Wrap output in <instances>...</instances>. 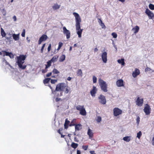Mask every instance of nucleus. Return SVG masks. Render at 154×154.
Segmentation results:
<instances>
[{
    "label": "nucleus",
    "mask_w": 154,
    "mask_h": 154,
    "mask_svg": "<svg viewBox=\"0 0 154 154\" xmlns=\"http://www.w3.org/2000/svg\"><path fill=\"white\" fill-rule=\"evenodd\" d=\"M73 14L75 17V27L77 33L78 35L79 38H81L82 37V34L83 31V29L80 28L81 19L79 15L77 13L74 12Z\"/></svg>",
    "instance_id": "f257e3e1"
},
{
    "label": "nucleus",
    "mask_w": 154,
    "mask_h": 154,
    "mask_svg": "<svg viewBox=\"0 0 154 154\" xmlns=\"http://www.w3.org/2000/svg\"><path fill=\"white\" fill-rule=\"evenodd\" d=\"M17 60L16 61V63L18 65L19 68L21 69H25L26 67V65H23V64L25 62L24 60L26 58V55L21 54L19 56H17Z\"/></svg>",
    "instance_id": "f03ea898"
},
{
    "label": "nucleus",
    "mask_w": 154,
    "mask_h": 154,
    "mask_svg": "<svg viewBox=\"0 0 154 154\" xmlns=\"http://www.w3.org/2000/svg\"><path fill=\"white\" fill-rule=\"evenodd\" d=\"M99 84L101 90L104 92L107 91V85L106 82L100 78L98 80Z\"/></svg>",
    "instance_id": "7ed1b4c3"
},
{
    "label": "nucleus",
    "mask_w": 154,
    "mask_h": 154,
    "mask_svg": "<svg viewBox=\"0 0 154 154\" xmlns=\"http://www.w3.org/2000/svg\"><path fill=\"white\" fill-rule=\"evenodd\" d=\"M66 84L63 82L58 84L57 85L55 90L54 91V92L63 91L64 89L66 87Z\"/></svg>",
    "instance_id": "20e7f679"
},
{
    "label": "nucleus",
    "mask_w": 154,
    "mask_h": 154,
    "mask_svg": "<svg viewBox=\"0 0 154 154\" xmlns=\"http://www.w3.org/2000/svg\"><path fill=\"white\" fill-rule=\"evenodd\" d=\"M151 108L149 105L146 104L144 106L143 111L146 115H149L151 112Z\"/></svg>",
    "instance_id": "39448f33"
},
{
    "label": "nucleus",
    "mask_w": 154,
    "mask_h": 154,
    "mask_svg": "<svg viewBox=\"0 0 154 154\" xmlns=\"http://www.w3.org/2000/svg\"><path fill=\"white\" fill-rule=\"evenodd\" d=\"M63 34L66 35V38L69 39L70 38L71 33L70 31L67 29L65 26L63 27Z\"/></svg>",
    "instance_id": "423d86ee"
},
{
    "label": "nucleus",
    "mask_w": 154,
    "mask_h": 154,
    "mask_svg": "<svg viewBox=\"0 0 154 154\" xmlns=\"http://www.w3.org/2000/svg\"><path fill=\"white\" fill-rule=\"evenodd\" d=\"M98 99H99V102L101 104L103 105H105L106 103V100L105 97L103 95L101 94L98 97Z\"/></svg>",
    "instance_id": "0eeeda50"
},
{
    "label": "nucleus",
    "mask_w": 154,
    "mask_h": 154,
    "mask_svg": "<svg viewBox=\"0 0 154 154\" xmlns=\"http://www.w3.org/2000/svg\"><path fill=\"white\" fill-rule=\"evenodd\" d=\"M122 113V110L118 108H115L113 109L114 115L115 116H117Z\"/></svg>",
    "instance_id": "6e6552de"
},
{
    "label": "nucleus",
    "mask_w": 154,
    "mask_h": 154,
    "mask_svg": "<svg viewBox=\"0 0 154 154\" xmlns=\"http://www.w3.org/2000/svg\"><path fill=\"white\" fill-rule=\"evenodd\" d=\"M145 13L148 16L149 19H152L154 17L153 13L148 8L146 9Z\"/></svg>",
    "instance_id": "1a4fd4ad"
},
{
    "label": "nucleus",
    "mask_w": 154,
    "mask_h": 154,
    "mask_svg": "<svg viewBox=\"0 0 154 154\" xmlns=\"http://www.w3.org/2000/svg\"><path fill=\"white\" fill-rule=\"evenodd\" d=\"M47 38L48 36L46 35L45 34L42 35L39 39L38 44H41L43 41H45Z\"/></svg>",
    "instance_id": "9d476101"
},
{
    "label": "nucleus",
    "mask_w": 154,
    "mask_h": 154,
    "mask_svg": "<svg viewBox=\"0 0 154 154\" xmlns=\"http://www.w3.org/2000/svg\"><path fill=\"white\" fill-rule=\"evenodd\" d=\"M143 99H140V97H138L137 99L136 103V104L138 106H141L143 104Z\"/></svg>",
    "instance_id": "9b49d317"
},
{
    "label": "nucleus",
    "mask_w": 154,
    "mask_h": 154,
    "mask_svg": "<svg viewBox=\"0 0 154 154\" xmlns=\"http://www.w3.org/2000/svg\"><path fill=\"white\" fill-rule=\"evenodd\" d=\"M102 60L103 62L106 63L107 61V53L106 52H103L101 56Z\"/></svg>",
    "instance_id": "f8f14e48"
},
{
    "label": "nucleus",
    "mask_w": 154,
    "mask_h": 154,
    "mask_svg": "<svg viewBox=\"0 0 154 154\" xmlns=\"http://www.w3.org/2000/svg\"><path fill=\"white\" fill-rule=\"evenodd\" d=\"M97 91V89L96 87L93 86V89L90 91V94L93 97L95 96V94L96 93Z\"/></svg>",
    "instance_id": "ddd939ff"
},
{
    "label": "nucleus",
    "mask_w": 154,
    "mask_h": 154,
    "mask_svg": "<svg viewBox=\"0 0 154 154\" xmlns=\"http://www.w3.org/2000/svg\"><path fill=\"white\" fill-rule=\"evenodd\" d=\"M140 70L138 69H135V71L133 72L132 75L134 78L136 77L137 76L140 74Z\"/></svg>",
    "instance_id": "4468645a"
},
{
    "label": "nucleus",
    "mask_w": 154,
    "mask_h": 154,
    "mask_svg": "<svg viewBox=\"0 0 154 154\" xmlns=\"http://www.w3.org/2000/svg\"><path fill=\"white\" fill-rule=\"evenodd\" d=\"M2 52L5 53L4 54V56H5V55L8 56L11 59H13L14 58V55L12 53L9 52L5 51H2Z\"/></svg>",
    "instance_id": "2eb2a0df"
},
{
    "label": "nucleus",
    "mask_w": 154,
    "mask_h": 154,
    "mask_svg": "<svg viewBox=\"0 0 154 154\" xmlns=\"http://www.w3.org/2000/svg\"><path fill=\"white\" fill-rule=\"evenodd\" d=\"M116 85L118 87L123 86V81L122 79H120L117 80L116 82Z\"/></svg>",
    "instance_id": "dca6fc26"
},
{
    "label": "nucleus",
    "mask_w": 154,
    "mask_h": 154,
    "mask_svg": "<svg viewBox=\"0 0 154 154\" xmlns=\"http://www.w3.org/2000/svg\"><path fill=\"white\" fill-rule=\"evenodd\" d=\"M132 139L133 137L131 136H127L124 137L123 140L126 142H129Z\"/></svg>",
    "instance_id": "f3484780"
},
{
    "label": "nucleus",
    "mask_w": 154,
    "mask_h": 154,
    "mask_svg": "<svg viewBox=\"0 0 154 154\" xmlns=\"http://www.w3.org/2000/svg\"><path fill=\"white\" fill-rule=\"evenodd\" d=\"M87 134L89 135L90 138L92 137L93 136V134L92 130L90 128H89L88 130Z\"/></svg>",
    "instance_id": "a211bd4d"
},
{
    "label": "nucleus",
    "mask_w": 154,
    "mask_h": 154,
    "mask_svg": "<svg viewBox=\"0 0 154 154\" xmlns=\"http://www.w3.org/2000/svg\"><path fill=\"white\" fill-rule=\"evenodd\" d=\"M75 131H79L82 129V125L81 124L76 125L75 126Z\"/></svg>",
    "instance_id": "6ab92c4d"
},
{
    "label": "nucleus",
    "mask_w": 154,
    "mask_h": 154,
    "mask_svg": "<svg viewBox=\"0 0 154 154\" xmlns=\"http://www.w3.org/2000/svg\"><path fill=\"white\" fill-rule=\"evenodd\" d=\"M19 34H13L12 35V36L13 37V39L15 41H18L19 39Z\"/></svg>",
    "instance_id": "aec40b11"
},
{
    "label": "nucleus",
    "mask_w": 154,
    "mask_h": 154,
    "mask_svg": "<svg viewBox=\"0 0 154 154\" xmlns=\"http://www.w3.org/2000/svg\"><path fill=\"white\" fill-rule=\"evenodd\" d=\"M139 30V27L137 26H136L132 29V30L134 31V33L135 34L137 33L138 32Z\"/></svg>",
    "instance_id": "412c9836"
},
{
    "label": "nucleus",
    "mask_w": 154,
    "mask_h": 154,
    "mask_svg": "<svg viewBox=\"0 0 154 154\" xmlns=\"http://www.w3.org/2000/svg\"><path fill=\"white\" fill-rule=\"evenodd\" d=\"M70 122L67 119H66L64 124V127L65 129H67L68 127V125Z\"/></svg>",
    "instance_id": "4be33fe9"
},
{
    "label": "nucleus",
    "mask_w": 154,
    "mask_h": 154,
    "mask_svg": "<svg viewBox=\"0 0 154 154\" xmlns=\"http://www.w3.org/2000/svg\"><path fill=\"white\" fill-rule=\"evenodd\" d=\"M80 114L82 116H85L86 115V111L84 108L80 111Z\"/></svg>",
    "instance_id": "5701e85b"
},
{
    "label": "nucleus",
    "mask_w": 154,
    "mask_h": 154,
    "mask_svg": "<svg viewBox=\"0 0 154 154\" xmlns=\"http://www.w3.org/2000/svg\"><path fill=\"white\" fill-rule=\"evenodd\" d=\"M60 6V5H58L56 3L52 6V8L54 10H57L59 9Z\"/></svg>",
    "instance_id": "b1692460"
},
{
    "label": "nucleus",
    "mask_w": 154,
    "mask_h": 154,
    "mask_svg": "<svg viewBox=\"0 0 154 154\" xmlns=\"http://www.w3.org/2000/svg\"><path fill=\"white\" fill-rule=\"evenodd\" d=\"M117 61L119 63L121 64L123 66L125 64L124 59L122 58L121 59H119Z\"/></svg>",
    "instance_id": "393cba45"
},
{
    "label": "nucleus",
    "mask_w": 154,
    "mask_h": 154,
    "mask_svg": "<svg viewBox=\"0 0 154 154\" xmlns=\"http://www.w3.org/2000/svg\"><path fill=\"white\" fill-rule=\"evenodd\" d=\"M58 56H54L52 57V58L50 60L51 62H53V63L55 62L57 60V59L58 58Z\"/></svg>",
    "instance_id": "a878e982"
},
{
    "label": "nucleus",
    "mask_w": 154,
    "mask_h": 154,
    "mask_svg": "<svg viewBox=\"0 0 154 154\" xmlns=\"http://www.w3.org/2000/svg\"><path fill=\"white\" fill-rule=\"evenodd\" d=\"M77 74L78 76L82 77V72L81 69H79L77 72Z\"/></svg>",
    "instance_id": "bb28decb"
},
{
    "label": "nucleus",
    "mask_w": 154,
    "mask_h": 154,
    "mask_svg": "<svg viewBox=\"0 0 154 154\" xmlns=\"http://www.w3.org/2000/svg\"><path fill=\"white\" fill-rule=\"evenodd\" d=\"M66 58V56L64 54H63L59 58V61L61 62H63L64 61Z\"/></svg>",
    "instance_id": "cd10ccee"
},
{
    "label": "nucleus",
    "mask_w": 154,
    "mask_h": 154,
    "mask_svg": "<svg viewBox=\"0 0 154 154\" xmlns=\"http://www.w3.org/2000/svg\"><path fill=\"white\" fill-rule=\"evenodd\" d=\"M76 108L77 110L80 111L84 108V106H80L78 105L76 106Z\"/></svg>",
    "instance_id": "c85d7f7f"
},
{
    "label": "nucleus",
    "mask_w": 154,
    "mask_h": 154,
    "mask_svg": "<svg viewBox=\"0 0 154 154\" xmlns=\"http://www.w3.org/2000/svg\"><path fill=\"white\" fill-rule=\"evenodd\" d=\"M75 121L76 119H74L69 125V126L71 127L73 126H75V125H76V124H75Z\"/></svg>",
    "instance_id": "c756f323"
},
{
    "label": "nucleus",
    "mask_w": 154,
    "mask_h": 154,
    "mask_svg": "<svg viewBox=\"0 0 154 154\" xmlns=\"http://www.w3.org/2000/svg\"><path fill=\"white\" fill-rule=\"evenodd\" d=\"M1 34L2 37H5L6 35L5 32L2 28H1Z\"/></svg>",
    "instance_id": "7c9ffc66"
},
{
    "label": "nucleus",
    "mask_w": 154,
    "mask_h": 154,
    "mask_svg": "<svg viewBox=\"0 0 154 154\" xmlns=\"http://www.w3.org/2000/svg\"><path fill=\"white\" fill-rule=\"evenodd\" d=\"M51 63L52 62L50 60H49L47 62V64L45 65L46 69L48 68L49 67L51 66Z\"/></svg>",
    "instance_id": "2f4dec72"
},
{
    "label": "nucleus",
    "mask_w": 154,
    "mask_h": 154,
    "mask_svg": "<svg viewBox=\"0 0 154 154\" xmlns=\"http://www.w3.org/2000/svg\"><path fill=\"white\" fill-rule=\"evenodd\" d=\"M51 80V78H47L43 80V83L45 84L48 83Z\"/></svg>",
    "instance_id": "473e14b6"
},
{
    "label": "nucleus",
    "mask_w": 154,
    "mask_h": 154,
    "mask_svg": "<svg viewBox=\"0 0 154 154\" xmlns=\"http://www.w3.org/2000/svg\"><path fill=\"white\" fill-rule=\"evenodd\" d=\"M78 146V144L74 143H72L71 145V146L74 149L76 148Z\"/></svg>",
    "instance_id": "72a5a7b5"
},
{
    "label": "nucleus",
    "mask_w": 154,
    "mask_h": 154,
    "mask_svg": "<svg viewBox=\"0 0 154 154\" xmlns=\"http://www.w3.org/2000/svg\"><path fill=\"white\" fill-rule=\"evenodd\" d=\"M142 135V133L141 131H139L137 134V137L138 139H140V137Z\"/></svg>",
    "instance_id": "f704fd0d"
},
{
    "label": "nucleus",
    "mask_w": 154,
    "mask_h": 154,
    "mask_svg": "<svg viewBox=\"0 0 154 154\" xmlns=\"http://www.w3.org/2000/svg\"><path fill=\"white\" fill-rule=\"evenodd\" d=\"M52 72L54 74H57L59 73H60V72L56 69H54L52 71Z\"/></svg>",
    "instance_id": "c9c22d12"
},
{
    "label": "nucleus",
    "mask_w": 154,
    "mask_h": 154,
    "mask_svg": "<svg viewBox=\"0 0 154 154\" xmlns=\"http://www.w3.org/2000/svg\"><path fill=\"white\" fill-rule=\"evenodd\" d=\"M149 8L152 10H154V5L152 4H150L149 5Z\"/></svg>",
    "instance_id": "e433bc0d"
},
{
    "label": "nucleus",
    "mask_w": 154,
    "mask_h": 154,
    "mask_svg": "<svg viewBox=\"0 0 154 154\" xmlns=\"http://www.w3.org/2000/svg\"><path fill=\"white\" fill-rule=\"evenodd\" d=\"M93 81L94 83H96L97 81V78L95 76H93Z\"/></svg>",
    "instance_id": "4c0bfd02"
},
{
    "label": "nucleus",
    "mask_w": 154,
    "mask_h": 154,
    "mask_svg": "<svg viewBox=\"0 0 154 154\" xmlns=\"http://www.w3.org/2000/svg\"><path fill=\"white\" fill-rule=\"evenodd\" d=\"M140 117L139 116H138L136 119V123L137 125H138L139 124V122H140Z\"/></svg>",
    "instance_id": "58836bf2"
},
{
    "label": "nucleus",
    "mask_w": 154,
    "mask_h": 154,
    "mask_svg": "<svg viewBox=\"0 0 154 154\" xmlns=\"http://www.w3.org/2000/svg\"><path fill=\"white\" fill-rule=\"evenodd\" d=\"M97 122H100L101 121V118L100 116H98L97 119Z\"/></svg>",
    "instance_id": "ea45409f"
},
{
    "label": "nucleus",
    "mask_w": 154,
    "mask_h": 154,
    "mask_svg": "<svg viewBox=\"0 0 154 154\" xmlns=\"http://www.w3.org/2000/svg\"><path fill=\"white\" fill-rule=\"evenodd\" d=\"M51 84H54L55 83L57 82V79H51Z\"/></svg>",
    "instance_id": "a19ab883"
},
{
    "label": "nucleus",
    "mask_w": 154,
    "mask_h": 154,
    "mask_svg": "<svg viewBox=\"0 0 154 154\" xmlns=\"http://www.w3.org/2000/svg\"><path fill=\"white\" fill-rule=\"evenodd\" d=\"M88 145H83L82 146V149L85 150H86L88 149Z\"/></svg>",
    "instance_id": "79ce46f5"
},
{
    "label": "nucleus",
    "mask_w": 154,
    "mask_h": 154,
    "mask_svg": "<svg viewBox=\"0 0 154 154\" xmlns=\"http://www.w3.org/2000/svg\"><path fill=\"white\" fill-rule=\"evenodd\" d=\"M112 35L113 36V37L114 38H116L117 37V34L115 32H112Z\"/></svg>",
    "instance_id": "37998d69"
},
{
    "label": "nucleus",
    "mask_w": 154,
    "mask_h": 154,
    "mask_svg": "<svg viewBox=\"0 0 154 154\" xmlns=\"http://www.w3.org/2000/svg\"><path fill=\"white\" fill-rule=\"evenodd\" d=\"M99 20L100 22H101V23H100V26H102V28H104V27H105V25L104 24V23H103L102 22V21L100 19H99Z\"/></svg>",
    "instance_id": "c03bdc74"
},
{
    "label": "nucleus",
    "mask_w": 154,
    "mask_h": 154,
    "mask_svg": "<svg viewBox=\"0 0 154 154\" xmlns=\"http://www.w3.org/2000/svg\"><path fill=\"white\" fill-rule=\"evenodd\" d=\"M25 29H23V32H22L21 35L23 37H24L25 36Z\"/></svg>",
    "instance_id": "a18cd8bd"
},
{
    "label": "nucleus",
    "mask_w": 154,
    "mask_h": 154,
    "mask_svg": "<svg viewBox=\"0 0 154 154\" xmlns=\"http://www.w3.org/2000/svg\"><path fill=\"white\" fill-rule=\"evenodd\" d=\"M45 44H43V45H42V48L41 49V52L42 53H43L44 48V47H45Z\"/></svg>",
    "instance_id": "49530a36"
},
{
    "label": "nucleus",
    "mask_w": 154,
    "mask_h": 154,
    "mask_svg": "<svg viewBox=\"0 0 154 154\" xmlns=\"http://www.w3.org/2000/svg\"><path fill=\"white\" fill-rule=\"evenodd\" d=\"M63 45V43L62 42H60L59 43V45H58V47H59V48H61V47Z\"/></svg>",
    "instance_id": "de8ad7c7"
},
{
    "label": "nucleus",
    "mask_w": 154,
    "mask_h": 154,
    "mask_svg": "<svg viewBox=\"0 0 154 154\" xmlns=\"http://www.w3.org/2000/svg\"><path fill=\"white\" fill-rule=\"evenodd\" d=\"M151 70V69L150 68H149V67H147L145 69V72H148V71H150Z\"/></svg>",
    "instance_id": "09e8293b"
},
{
    "label": "nucleus",
    "mask_w": 154,
    "mask_h": 154,
    "mask_svg": "<svg viewBox=\"0 0 154 154\" xmlns=\"http://www.w3.org/2000/svg\"><path fill=\"white\" fill-rule=\"evenodd\" d=\"M51 44H50L49 45V46L48 48V52H49L50 51L51 49Z\"/></svg>",
    "instance_id": "8fccbe9b"
},
{
    "label": "nucleus",
    "mask_w": 154,
    "mask_h": 154,
    "mask_svg": "<svg viewBox=\"0 0 154 154\" xmlns=\"http://www.w3.org/2000/svg\"><path fill=\"white\" fill-rule=\"evenodd\" d=\"M48 71V70H47V69H46V68L45 69H42V73H44L47 72Z\"/></svg>",
    "instance_id": "3c124183"
},
{
    "label": "nucleus",
    "mask_w": 154,
    "mask_h": 154,
    "mask_svg": "<svg viewBox=\"0 0 154 154\" xmlns=\"http://www.w3.org/2000/svg\"><path fill=\"white\" fill-rule=\"evenodd\" d=\"M5 61V63H6V65H9V66L11 67V66L10 65L9 63H8L7 62V61L5 59H4V60H3V62Z\"/></svg>",
    "instance_id": "603ef678"
},
{
    "label": "nucleus",
    "mask_w": 154,
    "mask_h": 154,
    "mask_svg": "<svg viewBox=\"0 0 154 154\" xmlns=\"http://www.w3.org/2000/svg\"><path fill=\"white\" fill-rule=\"evenodd\" d=\"M51 74H52L51 72H49V73H48V74H46V76L47 77H50L51 75Z\"/></svg>",
    "instance_id": "864d4df0"
},
{
    "label": "nucleus",
    "mask_w": 154,
    "mask_h": 154,
    "mask_svg": "<svg viewBox=\"0 0 154 154\" xmlns=\"http://www.w3.org/2000/svg\"><path fill=\"white\" fill-rule=\"evenodd\" d=\"M63 130V129L62 128H60V129H59L58 130V132L59 134H61V132H60V131H62Z\"/></svg>",
    "instance_id": "5fc2aeb1"
},
{
    "label": "nucleus",
    "mask_w": 154,
    "mask_h": 154,
    "mask_svg": "<svg viewBox=\"0 0 154 154\" xmlns=\"http://www.w3.org/2000/svg\"><path fill=\"white\" fill-rule=\"evenodd\" d=\"M60 100H62L61 99L59 98H56V102H58L59 101H60Z\"/></svg>",
    "instance_id": "6e6d98bb"
},
{
    "label": "nucleus",
    "mask_w": 154,
    "mask_h": 154,
    "mask_svg": "<svg viewBox=\"0 0 154 154\" xmlns=\"http://www.w3.org/2000/svg\"><path fill=\"white\" fill-rule=\"evenodd\" d=\"M69 91V90L67 88H66L65 90V93L66 94H67L68 93Z\"/></svg>",
    "instance_id": "4d7b16f0"
},
{
    "label": "nucleus",
    "mask_w": 154,
    "mask_h": 154,
    "mask_svg": "<svg viewBox=\"0 0 154 154\" xmlns=\"http://www.w3.org/2000/svg\"><path fill=\"white\" fill-rule=\"evenodd\" d=\"M49 86L50 88L52 90V93L54 94H56V92H54V91H53L52 90V87L50 85Z\"/></svg>",
    "instance_id": "13d9d810"
},
{
    "label": "nucleus",
    "mask_w": 154,
    "mask_h": 154,
    "mask_svg": "<svg viewBox=\"0 0 154 154\" xmlns=\"http://www.w3.org/2000/svg\"><path fill=\"white\" fill-rule=\"evenodd\" d=\"M90 152L91 154H96L94 151H90Z\"/></svg>",
    "instance_id": "bf43d9fd"
},
{
    "label": "nucleus",
    "mask_w": 154,
    "mask_h": 154,
    "mask_svg": "<svg viewBox=\"0 0 154 154\" xmlns=\"http://www.w3.org/2000/svg\"><path fill=\"white\" fill-rule=\"evenodd\" d=\"M112 44L113 45V46L116 49V50H117V47H116V46L115 45V44H114V42L113 41V42H112Z\"/></svg>",
    "instance_id": "052dcab7"
},
{
    "label": "nucleus",
    "mask_w": 154,
    "mask_h": 154,
    "mask_svg": "<svg viewBox=\"0 0 154 154\" xmlns=\"http://www.w3.org/2000/svg\"><path fill=\"white\" fill-rule=\"evenodd\" d=\"M13 19L14 21H15L17 20L16 17L15 16H14L13 17Z\"/></svg>",
    "instance_id": "680f3d73"
},
{
    "label": "nucleus",
    "mask_w": 154,
    "mask_h": 154,
    "mask_svg": "<svg viewBox=\"0 0 154 154\" xmlns=\"http://www.w3.org/2000/svg\"><path fill=\"white\" fill-rule=\"evenodd\" d=\"M74 141L75 142H79V140H78V138L76 137H74Z\"/></svg>",
    "instance_id": "e2e57ef3"
},
{
    "label": "nucleus",
    "mask_w": 154,
    "mask_h": 154,
    "mask_svg": "<svg viewBox=\"0 0 154 154\" xmlns=\"http://www.w3.org/2000/svg\"><path fill=\"white\" fill-rule=\"evenodd\" d=\"M77 154H81V152L80 150H77Z\"/></svg>",
    "instance_id": "0e129e2a"
},
{
    "label": "nucleus",
    "mask_w": 154,
    "mask_h": 154,
    "mask_svg": "<svg viewBox=\"0 0 154 154\" xmlns=\"http://www.w3.org/2000/svg\"><path fill=\"white\" fill-rule=\"evenodd\" d=\"M67 80H68V81H70L71 80V79H72V78L70 77H68L67 78Z\"/></svg>",
    "instance_id": "69168bd1"
},
{
    "label": "nucleus",
    "mask_w": 154,
    "mask_h": 154,
    "mask_svg": "<svg viewBox=\"0 0 154 154\" xmlns=\"http://www.w3.org/2000/svg\"><path fill=\"white\" fill-rule=\"evenodd\" d=\"M152 145L154 146V137L152 140Z\"/></svg>",
    "instance_id": "338daca9"
},
{
    "label": "nucleus",
    "mask_w": 154,
    "mask_h": 154,
    "mask_svg": "<svg viewBox=\"0 0 154 154\" xmlns=\"http://www.w3.org/2000/svg\"><path fill=\"white\" fill-rule=\"evenodd\" d=\"M98 49L97 48H94V52H97V51H98Z\"/></svg>",
    "instance_id": "774afa93"
}]
</instances>
